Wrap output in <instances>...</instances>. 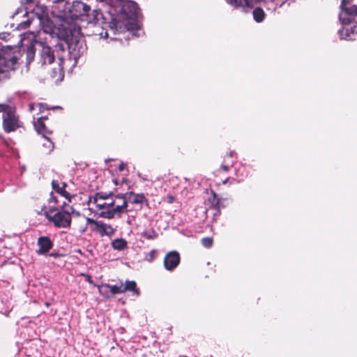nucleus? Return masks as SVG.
<instances>
[{
  "mask_svg": "<svg viewBox=\"0 0 357 357\" xmlns=\"http://www.w3.org/2000/svg\"><path fill=\"white\" fill-rule=\"evenodd\" d=\"M71 3L66 0H56L52 7V15L63 21L70 18Z\"/></svg>",
  "mask_w": 357,
  "mask_h": 357,
  "instance_id": "0eeeda50",
  "label": "nucleus"
},
{
  "mask_svg": "<svg viewBox=\"0 0 357 357\" xmlns=\"http://www.w3.org/2000/svg\"><path fill=\"white\" fill-rule=\"evenodd\" d=\"M68 31L71 37L74 38L76 41L78 40L80 36H83L81 26L75 23L73 24H70Z\"/></svg>",
  "mask_w": 357,
  "mask_h": 357,
  "instance_id": "6ab92c4d",
  "label": "nucleus"
},
{
  "mask_svg": "<svg viewBox=\"0 0 357 357\" xmlns=\"http://www.w3.org/2000/svg\"><path fill=\"white\" fill-rule=\"evenodd\" d=\"M61 186L62 188H63V189H65V190H66V187H67V184H66V183H65V182H62V183H61Z\"/></svg>",
  "mask_w": 357,
  "mask_h": 357,
  "instance_id": "f704fd0d",
  "label": "nucleus"
},
{
  "mask_svg": "<svg viewBox=\"0 0 357 357\" xmlns=\"http://www.w3.org/2000/svg\"><path fill=\"white\" fill-rule=\"evenodd\" d=\"M45 142L43 144V152L45 153H50L54 149V144L51 140L50 136L43 137Z\"/></svg>",
  "mask_w": 357,
  "mask_h": 357,
  "instance_id": "4be33fe9",
  "label": "nucleus"
},
{
  "mask_svg": "<svg viewBox=\"0 0 357 357\" xmlns=\"http://www.w3.org/2000/svg\"><path fill=\"white\" fill-rule=\"evenodd\" d=\"M128 193L116 194L114 197V205L111 210L102 211L99 213V217L105 219H113L114 217L120 218L123 213L130 211L128 209Z\"/></svg>",
  "mask_w": 357,
  "mask_h": 357,
  "instance_id": "7ed1b4c3",
  "label": "nucleus"
},
{
  "mask_svg": "<svg viewBox=\"0 0 357 357\" xmlns=\"http://www.w3.org/2000/svg\"><path fill=\"white\" fill-rule=\"evenodd\" d=\"M48 202L49 203L53 202L56 204H59V203L58 198L54 195V193L52 192L50 193V198L48 199Z\"/></svg>",
  "mask_w": 357,
  "mask_h": 357,
  "instance_id": "c756f323",
  "label": "nucleus"
},
{
  "mask_svg": "<svg viewBox=\"0 0 357 357\" xmlns=\"http://www.w3.org/2000/svg\"><path fill=\"white\" fill-rule=\"evenodd\" d=\"M3 128L7 132H15L23 126V123L20 120L19 116L16 114L15 109L9 107L8 111L3 116Z\"/></svg>",
  "mask_w": 357,
  "mask_h": 357,
  "instance_id": "39448f33",
  "label": "nucleus"
},
{
  "mask_svg": "<svg viewBox=\"0 0 357 357\" xmlns=\"http://www.w3.org/2000/svg\"><path fill=\"white\" fill-rule=\"evenodd\" d=\"M252 15L255 22L260 23L264 20L266 14L261 8L257 7L253 10Z\"/></svg>",
  "mask_w": 357,
  "mask_h": 357,
  "instance_id": "412c9836",
  "label": "nucleus"
},
{
  "mask_svg": "<svg viewBox=\"0 0 357 357\" xmlns=\"http://www.w3.org/2000/svg\"><path fill=\"white\" fill-rule=\"evenodd\" d=\"M45 305H46L47 306H49V303H45Z\"/></svg>",
  "mask_w": 357,
  "mask_h": 357,
  "instance_id": "a19ab883",
  "label": "nucleus"
},
{
  "mask_svg": "<svg viewBox=\"0 0 357 357\" xmlns=\"http://www.w3.org/2000/svg\"><path fill=\"white\" fill-rule=\"evenodd\" d=\"M211 197L208 198V202L211 204V208L216 211L215 215L220 213V201L221 198L218 197L217 194L213 190H211Z\"/></svg>",
  "mask_w": 357,
  "mask_h": 357,
  "instance_id": "2eb2a0df",
  "label": "nucleus"
},
{
  "mask_svg": "<svg viewBox=\"0 0 357 357\" xmlns=\"http://www.w3.org/2000/svg\"><path fill=\"white\" fill-rule=\"evenodd\" d=\"M162 199L168 204H172L175 201V197L172 195H167V196L163 197Z\"/></svg>",
  "mask_w": 357,
  "mask_h": 357,
  "instance_id": "7c9ffc66",
  "label": "nucleus"
},
{
  "mask_svg": "<svg viewBox=\"0 0 357 357\" xmlns=\"http://www.w3.org/2000/svg\"><path fill=\"white\" fill-rule=\"evenodd\" d=\"M35 53H36V48H35L34 45H31L30 46H29L27 47L26 52V59H27V61L29 63H31L33 60Z\"/></svg>",
  "mask_w": 357,
  "mask_h": 357,
  "instance_id": "393cba45",
  "label": "nucleus"
},
{
  "mask_svg": "<svg viewBox=\"0 0 357 357\" xmlns=\"http://www.w3.org/2000/svg\"><path fill=\"white\" fill-rule=\"evenodd\" d=\"M9 107L10 105L7 104H0V113L3 112L5 114L9 109Z\"/></svg>",
  "mask_w": 357,
  "mask_h": 357,
  "instance_id": "2f4dec72",
  "label": "nucleus"
},
{
  "mask_svg": "<svg viewBox=\"0 0 357 357\" xmlns=\"http://www.w3.org/2000/svg\"><path fill=\"white\" fill-rule=\"evenodd\" d=\"M340 39L351 40H353L351 35L357 34V24L347 27L344 26L338 32Z\"/></svg>",
  "mask_w": 357,
  "mask_h": 357,
  "instance_id": "4468645a",
  "label": "nucleus"
},
{
  "mask_svg": "<svg viewBox=\"0 0 357 357\" xmlns=\"http://www.w3.org/2000/svg\"><path fill=\"white\" fill-rule=\"evenodd\" d=\"M63 62V59H60V63L59 64L58 71H56L55 69L53 70L52 77H63L64 75V70L63 67L61 65V63Z\"/></svg>",
  "mask_w": 357,
  "mask_h": 357,
  "instance_id": "a878e982",
  "label": "nucleus"
},
{
  "mask_svg": "<svg viewBox=\"0 0 357 357\" xmlns=\"http://www.w3.org/2000/svg\"><path fill=\"white\" fill-rule=\"evenodd\" d=\"M26 3H31L33 1V0H24Z\"/></svg>",
  "mask_w": 357,
  "mask_h": 357,
  "instance_id": "58836bf2",
  "label": "nucleus"
},
{
  "mask_svg": "<svg viewBox=\"0 0 357 357\" xmlns=\"http://www.w3.org/2000/svg\"><path fill=\"white\" fill-rule=\"evenodd\" d=\"M157 250L153 249L151 250L146 256V260L149 262H152L156 257Z\"/></svg>",
  "mask_w": 357,
  "mask_h": 357,
  "instance_id": "c85d7f7f",
  "label": "nucleus"
},
{
  "mask_svg": "<svg viewBox=\"0 0 357 357\" xmlns=\"http://www.w3.org/2000/svg\"><path fill=\"white\" fill-rule=\"evenodd\" d=\"M36 45L38 47L39 63L42 66L52 63L55 56L52 47L41 41H36Z\"/></svg>",
  "mask_w": 357,
  "mask_h": 357,
  "instance_id": "9d476101",
  "label": "nucleus"
},
{
  "mask_svg": "<svg viewBox=\"0 0 357 357\" xmlns=\"http://www.w3.org/2000/svg\"><path fill=\"white\" fill-rule=\"evenodd\" d=\"M353 0H342L340 3V9L347 16H343L342 13L339 15V19L344 25L349 26L357 17V5H351Z\"/></svg>",
  "mask_w": 357,
  "mask_h": 357,
  "instance_id": "423d86ee",
  "label": "nucleus"
},
{
  "mask_svg": "<svg viewBox=\"0 0 357 357\" xmlns=\"http://www.w3.org/2000/svg\"><path fill=\"white\" fill-rule=\"evenodd\" d=\"M52 189L61 196L63 197L66 199H67L69 202H71V195L70 194L66 191V190L62 188L59 181L57 180H53L51 183Z\"/></svg>",
  "mask_w": 357,
  "mask_h": 357,
  "instance_id": "dca6fc26",
  "label": "nucleus"
},
{
  "mask_svg": "<svg viewBox=\"0 0 357 357\" xmlns=\"http://www.w3.org/2000/svg\"><path fill=\"white\" fill-rule=\"evenodd\" d=\"M113 181H114V183L116 185H117V184H118V181H117V179H116V178L115 180H114Z\"/></svg>",
  "mask_w": 357,
  "mask_h": 357,
  "instance_id": "ea45409f",
  "label": "nucleus"
},
{
  "mask_svg": "<svg viewBox=\"0 0 357 357\" xmlns=\"http://www.w3.org/2000/svg\"><path fill=\"white\" fill-rule=\"evenodd\" d=\"M111 245L114 250L122 251L128 248V243L124 238H116L111 242Z\"/></svg>",
  "mask_w": 357,
  "mask_h": 357,
  "instance_id": "aec40b11",
  "label": "nucleus"
},
{
  "mask_svg": "<svg viewBox=\"0 0 357 357\" xmlns=\"http://www.w3.org/2000/svg\"><path fill=\"white\" fill-rule=\"evenodd\" d=\"M102 17L100 10H91V7L82 1L71 3L70 20H80L87 23L96 24Z\"/></svg>",
  "mask_w": 357,
  "mask_h": 357,
  "instance_id": "f03ea898",
  "label": "nucleus"
},
{
  "mask_svg": "<svg viewBox=\"0 0 357 357\" xmlns=\"http://www.w3.org/2000/svg\"><path fill=\"white\" fill-rule=\"evenodd\" d=\"M17 60L16 56H3L0 52V83L10 79V72L15 70Z\"/></svg>",
  "mask_w": 357,
  "mask_h": 357,
  "instance_id": "20e7f679",
  "label": "nucleus"
},
{
  "mask_svg": "<svg viewBox=\"0 0 357 357\" xmlns=\"http://www.w3.org/2000/svg\"><path fill=\"white\" fill-rule=\"evenodd\" d=\"M229 181V177H227L225 178L223 181H222V184H226Z\"/></svg>",
  "mask_w": 357,
  "mask_h": 357,
  "instance_id": "c9c22d12",
  "label": "nucleus"
},
{
  "mask_svg": "<svg viewBox=\"0 0 357 357\" xmlns=\"http://www.w3.org/2000/svg\"><path fill=\"white\" fill-rule=\"evenodd\" d=\"M128 194V197H130V196H132V199L130 200V202L132 204H144L146 203V205H148L149 200L145 197L144 194L143 193H135L133 192H127Z\"/></svg>",
  "mask_w": 357,
  "mask_h": 357,
  "instance_id": "f3484780",
  "label": "nucleus"
},
{
  "mask_svg": "<svg viewBox=\"0 0 357 357\" xmlns=\"http://www.w3.org/2000/svg\"><path fill=\"white\" fill-rule=\"evenodd\" d=\"M102 287L109 289L112 294L115 295L118 294H123L126 291H132L134 294L139 296V289L137 287V283L133 280H126L125 284L121 281L120 284L110 285L105 284Z\"/></svg>",
  "mask_w": 357,
  "mask_h": 357,
  "instance_id": "6e6552de",
  "label": "nucleus"
},
{
  "mask_svg": "<svg viewBox=\"0 0 357 357\" xmlns=\"http://www.w3.org/2000/svg\"><path fill=\"white\" fill-rule=\"evenodd\" d=\"M81 275L84 276L86 279V281H87L89 284L95 285L90 275L82 273Z\"/></svg>",
  "mask_w": 357,
  "mask_h": 357,
  "instance_id": "473e14b6",
  "label": "nucleus"
},
{
  "mask_svg": "<svg viewBox=\"0 0 357 357\" xmlns=\"http://www.w3.org/2000/svg\"><path fill=\"white\" fill-rule=\"evenodd\" d=\"M125 169V165L123 163H121L119 165V170L122 172Z\"/></svg>",
  "mask_w": 357,
  "mask_h": 357,
  "instance_id": "72a5a7b5",
  "label": "nucleus"
},
{
  "mask_svg": "<svg viewBox=\"0 0 357 357\" xmlns=\"http://www.w3.org/2000/svg\"><path fill=\"white\" fill-rule=\"evenodd\" d=\"M86 220L87 224L92 226L91 230L98 233L101 237L105 236L112 237L116 232V229L111 225L105 223L102 221H97L91 218H86Z\"/></svg>",
  "mask_w": 357,
  "mask_h": 357,
  "instance_id": "1a4fd4ad",
  "label": "nucleus"
},
{
  "mask_svg": "<svg viewBox=\"0 0 357 357\" xmlns=\"http://www.w3.org/2000/svg\"><path fill=\"white\" fill-rule=\"evenodd\" d=\"M67 204L63 202L57 207H50L45 211L44 215L49 222H52L56 228H69L72 221V213L74 209L70 207V211L66 208Z\"/></svg>",
  "mask_w": 357,
  "mask_h": 357,
  "instance_id": "f257e3e1",
  "label": "nucleus"
},
{
  "mask_svg": "<svg viewBox=\"0 0 357 357\" xmlns=\"http://www.w3.org/2000/svg\"><path fill=\"white\" fill-rule=\"evenodd\" d=\"M201 243L204 247L210 248L213 245V239L212 237H204L202 238Z\"/></svg>",
  "mask_w": 357,
  "mask_h": 357,
  "instance_id": "cd10ccee",
  "label": "nucleus"
},
{
  "mask_svg": "<svg viewBox=\"0 0 357 357\" xmlns=\"http://www.w3.org/2000/svg\"><path fill=\"white\" fill-rule=\"evenodd\" d=\"M234 154V153L233 152H229V153H227V157H233Z\"/></svg>",
  "mask_w": 357,
  "mask_h": 357,
  "instance_id": "4c0bfd02",
  "label": "nucleus"
},
{
  "mask_svg": "<svg viewBox=\"0 0 357 357\" xmlns=\"http://www.w3.org/2000/svg\"><path fill=\"white\" fill-rule=\"evenodd\" d=\"M181 257L177 251L168 252L164 257L163 264L167 271H172L180 264Z\"/></svg>",
  "mask_w": 357,
  "mask_h": 357,
  "instance_id": "9b49d317",
  "label": "nucleus"
},
{
  "mask_svg": "<svg viewBox=\"0 0 357 357\" xmlns=\"http://www.w3.org/2000/svg\"><path fill=\"white\" fill-rule=\"evenodd\" d=\"M142 236L147 240H153L158 237V234L153 229H150L143 231Z\"/></svg>",
  "mask_w": 357,
  "mask_h": 357,
  "instance_id": "b1692460",
  "label": "nucleus"
},
{
  "mask_svg": "<svg viewBox=\"0 0 357 357\" xmlns=\"http://www.w3.org/2000/svg\"><path fill=\"white\" fill-rule=\"evenodd\" d=\"M233 163H234L233 161L231 162V165L223 163L220 166V167L216 170L215 175L217 176H219L221 173V171L226 172H229L230 170V168L233 166Z\"/></svg>",
  "mask_w": 357,
  "mask_h": 357,
  "instance_id": "bb28decb",
  "label": "nucleus"
},
{
  "mask_svg": "<svg viewBox=\"0 0 357 357\" xmlns=\"http://www.w3.org/2000/svg\"><path fill=\"white\" fill-rule=\"evenodd\" d=\"M39 249L37 250L38 255H46L53 247L54 244L48 236H40L37 241Z\"/></svg>",
  "mask_w": 357,
  "mask_h": 357,
  "instance_id": "f8f14e48",
  "label": "nucleus"
},
{
  "mask_svg": "<svg viewBox=\"0 0 357 357\" xmlns=\"http://www.w3.org/2000/svg\"><path fill=\"white\" fill-rule=\"evenodd\" d=\"M96 204V207L99 210H102V211H104L105 209L111 210L114 207V198L110 199V200H109V201H105L103 203H97Z\"/></svg>",
  "mask_w": 357,
  "mask_h": 357,
  "instance_id": "5701e85b",
  "label": "nucleus"
},
{
  "mask_svg": "<svg viewBox=\"0 0 357 357\" xmlns=\"http://www.w3.org/2000/svg\"><path fill=\"white\" fill-rule=\"evenodd\" d=\"M50 256L56 257H59V255L58 253H51V254L50 255Z\"/></svg>",
  "mask_w": 357,
  "mask_h": 357,
  "instance_id": "e433bc0d",
  "label": "nucleus"
},
{
  "mask_svg": "<svg viewBox=\"0 0 357 357\" xmlns=\"http://www.w3.org/2000/svg\"><path fill=\"white\" fill-rule=\"evenodd\" d=\"M116 194L112 192H96L93 197L90 199L94 204L98 203V199H102L105 201H109L110 199H113Z\"/></svg>",
  "mask_w": 357,
  "mask_h": 357,
  "instance_id": "a211bd4d",
  "label": "nucleus"
},
{
  "mask_svg": "<svg viewBox=\"0 0 357 357\" xmlns=\"http://www.w3.org/2000/svg\"><path fill=\"white\" fill-rule=\"evenodd\" d=\"M47 119L46 116H41L34 121V128L38 133L41 134L43 137H47L52 134V131L49 130L45 123L44 120Z\"/></svg>",
  "mask_w": 357,
  "mask_h": 357,
  "instance_id": "ddd939ff",
  "label": "nucleus"
}]
</instances>
